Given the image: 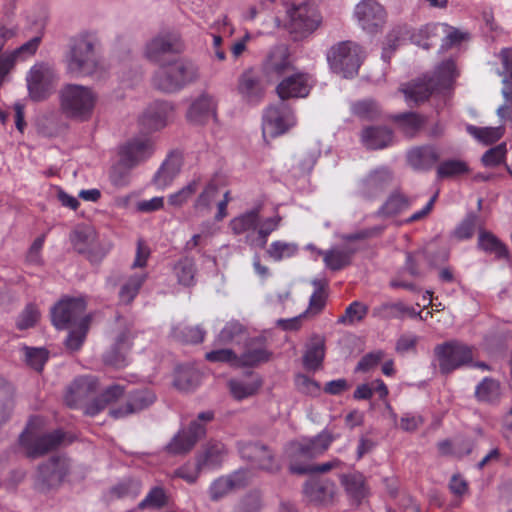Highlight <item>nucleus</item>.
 <instances>
[{
	"instance_id": "39",
	"label": "nucleus",
	"mask_w": 512,
	"mask_h": 512,
	"mask_svg": "<svg viewBox=\"0 0 512 512\" xmlns=\"http://www.w3.org/2000/svg\"><path fill=\"white\" fill-rule=\"evenodd\" d=\"M215 116V101L210 95L199 96L190 106L187 117L196 124H202Z\"/></svg>"
},
{
	"instance_id": "40",
	"label": "nucleus",
	"mask_w": 512,
	"mask_h": 512,
	"mask_svg": "<svg viewBox=\"0 0 512 512\" xmlns=\"http://www.w3.org/2000/svg\"><path fill=\"white\" fill-rule=\"evenodd\" d=\"M200 381V372L192 366L180 365L175 369L173 385L180 391H193L199 386Z\"/></svg>"
},
{
	"instance_id": "60",
	"label": "nucleus",
	"mask_w": 512,
	"mask_h": 512,
	"mask_svg": "<svg viewBox=\"0 0 512 512\" xmlns=\"http://www.w3.org/2000/svg\"><path fill=\"white\" fill-rule=\"evenodd\" d=\"M468 172V164L460 159L444 160L437 167V177L441 179L464 175Z\"/></svg>"
},
{
	"instance_id": "31",
	"label": "nucleus",
	"mask_w": 512,
	"mask_h": 512,
	"mask_svg": "<svg viewBox=\"0 0 512 512\" xmlns=\"http://www.w3.org/2000/svg\"><path fill=\"white\" fill-rule=\"evenodd\" d=\"M97 379L92 375L77 377L68 388L65 401L68 406L76 408L81 401L95 392Z\"/></svg>"
},
{
	"instance_id": "11",
	"label": "nucleus",
	"mask_w": 512,
	"mask_h": 512,
	"mask_svg": "<svg viewBox=\"0 0 512 512\" xmlns=\"http://www.w3.org/2000/svg\"><path fill=\"white\" fill-rule=\"evenodd\" d=\"M53 67L44 62L34 64L26 75L29 95L34 101L46 99L53 91L56 81Z\"/></svg>"
},
{
	"instance_id": "45",
	"label": "nucleus",
	"mask_w": 512,
	"mask_h": 512,
	"mask_svg": "<svg viewBox=\"0 0 512 512\" xmlns=\"http://www.w3.org/2000/svg\"><path fill=\"white\" fill-rule=\"evenodd\" d=\"M196 262L194 258L185 256L180 258L173 266V274L178 284L190 287L196 283Z\"/></svg>"
},
{
	"instance_id": "29",
	"label": "nucleus",
	"mask_w": 512,
	"mask_h": 512,
	"mask_svg": "<svg viewBox=\"0 0 512 512\" xmlns=\"http://www.w3.org/2000/svg\"><path fill=\"white\" fill-rule=\"evenodd\" d=\"M246 482L247 471L243 469L236 470L225 476H220L215 479L209 487L210 498L213 501H218L231 490L244 487Z\"/></svg>"
},
{
	"instance_id": "22",
	"label": "nucleus",
	"mask_w": 512,
	"mask_h": 512,
	"mask_svg": "<svg viewBox=\"0 0 512 512\" xmlns=\"http://www.w3.org/2000/svg\"><path fill=\"white\" fill-rule=\"evenodd\" d=\"M499 58L502 64V71L499 72V75L503 77L501 93L505 102L497 109V115L501 120H506L510 118L512 106V49L503 48Z\"/></svg>"
},
{
	"instance_id": "18",
	"label": "nucleus",
	"mask_w": 512,
	"mask_h": 512,
	"mask_svg": "<svg viewBox=\"0 0 512 512\" xmlns=\"http://www.w3.org/2000/svg\"><path fill=\"white\" fill-rule=\"evenodd\" d=\"M354 15L359 26L367 33H377L385 23L384 8L375 0H362L355 7Z\"/></svg>"
},
{
	"instance_id": "3",
	"label": "nucleus",
	"mask_w": 512,
	"mask_h": 512,
	"mask_svg": "<svg viewBox=\"0 0 512 512\" xmlns=\"http://www.w3.org/2000/svg\"><path fill=\"white\" fill-rule=\"evenodd\" d=\"M198 77V67L187 59H176L161 66L154 73L153 84L163 92L174 93L183 89Z\"/></svg>"
},
{
	"instance_id": "64",
	"label": "nucleus",
	"mask_w": 512,
	"mask_h": 512,
	"mask_svg": "<svg viewBox=\"0 0 512 512\" xmlns=\"http://www.w3.org/2000/svg\"><path fill=\"white\" fill-rule=\"evenodd\" d=\"M262 494L254 490L243 496L234 507L233 512H260L262 508Z\"/></svg>"
},
{
	"instance_id": "44",
	"label": "nucleus",
	"mask_w": 512,
	"mask_h": 512,
	"mask_svg": "<svg viewBox=\"0 0 512 512\" xmlns=\"http://www.w3.org/2000/svg\"><path fill=\"white\" fill-rule=\"evenodd\" d=\"M475 397L481 403H498L501 397L500 382L491 377L483 378L475 388Z\"/></svg>"
},
{
	"instance_id": "4",
	"label": "nucleus",
	"mask_w": 512,
	"mask_h": 512,
	"mask_svg": "<svg viewBox=\"0 0 512 512\" xmlns=\"http://www.w3.org/2000/svg\"><path fill=\"white\" fill-rule=\"evenodd\" d=\"M330 69L344 78H353L365 58L363 48L353 41H341L327 51Z\"/></svg>"
},
{
	"instance_id": "49",
	"label": "nucleus",
	"mask_w": 512,
	"mask_h": 512,
	"mask_svg": "<svg viewBox=\"0 0 512 512\" xmlns=\"http://www.w3.org/2000/svg\"><path fill=\"white\" fill-rule=\"evenodd\" d=\"M219 194V186L214 180H210L194 201L193 208L197 213L207 214Z\"/></svg>"
},
{
	"instance_id": "37",
	"label": "nucleus",
	"mask_w": 512,
	"mask_h": 512,
	"mask_svg": "<svg viewBox=\"0 0 512 512\" xmlns=\"http://www.w3.org/2000/svg\"><path fill=\"white\" fill-rule=\"evenodd\" d=\"M361 140L368 149H383L392 141V131L386 126H369L362 130Z\"/></svg>"
},
{
	"instance_id": "50",
	"label": "nucleus",
	"mask_w": 512,
	"mask_h": 512,
	"mask_svg": "<svg viewBox=\"0 0 512 512\" xmlns=\"http://www.w3.org/2000/svg\"><path fill=\"white\" fill-rule=\"evenodd\" d=\"M147 278L145 272L135 273L121 285L119 299L124 304L131 303L138 295L140 288Z\"/></svg>"
},
{
	"instance_id": "58",
	"label": "nucleus",
	"mask_w": 512,
	"mask_h": 512,
	"mask_svg": "<svg viewBox=\"0 0 512 512\" xmlns=\"http://www.w3.org/2000/svg\"><path fill=\"white\" fill-rule=\"evenodd\" d=\"M202 182L200 175H195L184 187L177 192L170 194L168 202L170 205L180 207L186 203L199 189Z\"/></svg>"
},
{
	"instance_id": "61",
	"label": "nucleus",
	"mask_w": 512,
	"mask_h": 512,
	"mask_svg": "<svg viewBox=\"0 0 512 512\" xmlns=\"http://www.w3.org/2000/svg\"><path fill=\"white\" fill-rule=\"evenodd\" d=\"M467 131L470 135H472L474 138L479 140L480 142L484 144H492L496 141H498L503 133L504 128L503 126L498 127H476L474 125H468Z\"/></svg>"
},
{
	"instance_id": "27",
	"label": "nucleus",
	"mask_w": 512,
	"mask_h": 512,
	"mask_svg": "<svg viewBox=\"0 0 512 512\" xmlns=\"http://www.w3.org/2000/svg\"><path fill=\"white\" fill-rule=\"evenodd\" d=\"M406 158L407 163L413 170L426 172L438 163L440 153L435 145L425 144L408 150Z\"/></svg>"
},
{
	"instance_id": "2",
	"label": "nucleus",
	"mask_w": 512,
	"mask_h": 512,
	"mask_svg": "<svg viewBox=\"0 0 512 512\" xmlns=\"http://www.w3.org/2000/svg\"><path fill=\"white\" fill-rule=\"evenodd\" d=\"M98 101V94L93 88L80 84L68 83L59 90L60 108L70 119L89 120Z\"/></svg>"
},
{
	"instance_id": "38",
	"label": "nucleus",
	"mask_w": 512,
	"mask_h": 512,
	"mask_svg": "<svg viewBox=\"0 0 512 512\" xmlns=\"http://www.w3.org/2000/svg\"><path fill=\"white\" fill-rule=\"evenodd\" d=\"M457 76L455 62L445 60L435 68L433 75L428 76V79L437 91H444L452 88Z\"/></svg>"
},
{
	"instance_id": "13",
	"label": "nucleus",
	"mask_w": 512,
	"mask_h": 512,
	"mask_svg": "<svg viewBox=\"0 0 512 512\" xmlns=\"http://www.w3.org/2000/svg\"><path fill=\"white\" fill-rule=\"evenodd\" d=\"M86 301L83 297L65 298L60 300L51 309V319L57 329H66L77 325L80 319L91 317L85 315Z\"/></svg>"
},
{
	"instance_id": "8",
	"label": "nucleus",
	"mask_w": 512,
	"mask_h": 512,
	"mask_svg": "<svg viewBox=\"0 0 512 512\" xmlns=\"http://www.w3.org/2000/svg\"><path fill=\"white\" fill-rule=\"evenodd\" d=\"M434 356L442 374H449L454 370L472 362L471 347L457 340L438 344L434 348Z\"/></svg>"
},
{
	"instance_id": "32",
	"label": "nucleus",
	"mask_w": 512,
	"mask_h": 512,
	"mask_svg": "<svg viewBox=\"0 0 512 512\" xmlns=\"http://www.w3.org/2000/svg\"><path fill=\"white\" fill-rule=\"evenodd\" d=\"M238 91L247 102L252 104L258 103L264 94L260 79L252 69L244 71L239 77Z\"/></svg>"
},
{
	"instance_id": "6",
	"label": "nucleus",
	"mask_w": 512,
	"mask_h": 512,
	"mask_svg": "<svg viewBox=\"0 0 512 512\" xmlns=\"http://www.w3.org/2000/svg\"><path fill=\"white\" fill-rule=\"evenodd\" d=\"M99 65L93 41L87 36L76 38L67 57V70L74 76H88L96 72Z\"/></svg>"
},
{
	"instance_id": "21",
	"label": "nucleus",
	"mask_w": 512,
	"mask_h": 512,
	"mask_svg": "<svg viewBox=\"0 0 512 512\" xmlns=\"http://www.w3.org/2000/svg\"><path fill=\"white\" fill-rule=\"evenodd\" d=\"M312 80L309 74L297 72L285 77L276 87L280 101L290 98H305L309 95Z\"/></svg>"
},
{
	"instance_id": "46",
	"label": "nucleus",
	"mask_w": 512,
	"mask_h": 512,
	"mask_svg": "<svg viewBox=\"0 0 512 512\" xmlns=\"http://www.w3.org/2000/svg\"><path fill=\"white\" fill-rule=\"evenodd\" d=\"M318 253L324 255L323 261L328 269L339 271L350 264L355 249L334 248L326 252L319 250Z\"/></svg>"
},
{
	"instance_id": "28",
	"label": "nucleus",
	"mask_w": 512,
	"mask_h": 512,
	"mask_svg": "<svg viewBox=\"0 0 512 512\" xmlns=\"http://www.w3.org/2000/svg\"><path fill=\"white\" fill-rule=\"evenodd\" d=\"M40 41L41 37L35 36L11 53H2V45L0 44V86L3 84L6 76L13 68L16 60L34 55L38 49Z\"/></svg>"
},
{
	"instance_id": "33",
	"label": "nucleus",
	"mask_w": 512,
	"mask_h": 512,
	"mask_svg": "<svg viewBox=\"0 0 512 512\" xmlns=\"http://www.w3.org/2000/svg\"><path fill=\"white\" fill-rule=\"evenodd\" d=\"M341 484L344 486L350 499L357 505L361 504L369 496V487L364 475L353 472L341 476Z\"/></svg>"
},
{
	"instance_id": "16",
	"label": "nucleus",
	"mask_w": 512,
	"mask_h": 512,
	"mask_svg": "<svg viewBox=\"0 0 512 512\" xmlns=\"http://www.w3.org/2000/svg\"><path fill=\"white\" fill-rule=\"evenodd\" d=\"M68 473V463L64 457L52 456L38 467L36 486L41 491H48L58 486Z\"/></svg>"
},
{
	"instance_id": "59",
	"label": "nucleus",
	"mask_w": 512,
	"mask_h": 512,
	"mask_svg": "<svg viewBox=\"0 0 512 512\" xmlns=\"http://www.w3.org/2000/svg\"><path fill=\"white\" fill-rule=\"evenodd\" d=\"M298 252V245L293 242L281 240L273 241L266 253L275 262H280L295 256Z\"/></svg>"
},
{
	"instance_id": "25",
	"label": "nucleus",
	"mask_w": 512,
	"mask_h": 512,
	"mask_svg": "<svg viewBox=\"0 0 512 512\" xmlns=\"http://www.w3.org/2000/svg\"><path fill=\"white\" fill-rule=\"evenodd\" d=\"M228 450L226 445L217 440H210L202 446L196 454V462L198 469L218 470L222 467Z\"/></svg>"
},
{
	"instance_id": "62",
	"label": "nucleus",
	"mask_w": 512,
	"mask_h": 512,
	"mask_svg": "<svg viewBox=\"0 0 512 512\" xmlns=\"http://www.w3.org/2000/svg\"><path fill=\"white\" fill-rule=\"evenodd\" d=\"M342 464L339 459H333L318 465L299 464L291 462L289 465V471L292 474L305 475L313 472L326 473L333 468H337Z\"/></svg>"
},
{
	"instance_id": "1",
	"label": "nucleus",
	"mask_w": 512,
	"mask_h": 512,
	"mask_svg": "<svg viewBox=\"0 0 512 512\" xmlns=\"http://www.w3.org/2000/svg\"><path fill=\"white\" fill-rule=\"evenodd\" d=\"M440 35H445L442 39L441 50H447L465 40L468 34L447 24L429 23L417 30L412 29L410 26L398 27L391 36L400 39L409 37L411 43L424 49H429L433 44V39Z\"/></svg>"
},
{
	"instance_id": "51",
	"label": "nucleus",
	"mask_w": 512,
	"mask_h": 512,
	"mask_svg": "<svg viewBox=\"0 0 512 512\" xmlns=\"http://www.w3.org/2000/svg\"><path fill=\"white\" fill-rule=\"evenodd\" d=\"M478 246L486 253L494 254L498 259H507L509 256L507 247L490 232H480Z\"/></svg>"
},
{
	"instance_id": "24",
	"label": "nucleus",
	"mask_w": 512,
	"mask_h": 512,
	"mask_svg": "<svg viewBox=\"0 0 512 512\" xmlns=\"http://www.w3.org/2000/svg\"><path fill=\"white\" fill-rule=\"evenodd\" d=\"M173 113V106L167 101H154L143 112L140 117L142 129L149 132L157 131L167 125Z\"/></svg>"
},
{
	"instance_id": "15",
	"label": "nucleus",
	"mask_w": 512,
	"mask_h": 512,
	"mask_svg": "<svg viewBox=\"0 0 512 512\" xmlns=\"http://www.w3.org/2000/svg\"><path fill=\"white\" fill-rule=\"evenodd\" d=\"M392 180L393 173L388 167H377L359 180L357 193L364 199L375 200L385 192Z\"/></svg>"
},
{
	"instance_id": "19",
	"label": "nucleus",
	"mask_w": 512,
	"mask_h": 512,
	"mask_svg": "<svg viewBox=\"0 0 512 512\" xmlns=\"http://www.w3.org/2000/svg\"><path fill=\"white\" fill-rule=\"evenodd\" d=\"M331 442V435L323 431L312 438L303 439L301 442L290 443L286 449V454L289 458H314L327 450Z\"/></svg>"
},
{
	"instance_id": "14",
	"label": "nucleus",
	"mask_w": 512,
	"mask_h": 512,
	"mask_svg": "<svg viewBox=\"0 0 512 512\" xmlns=\"http://www.w3.org/2000/svg\"><path fill=\"white\" fill-rule=\"evenodd\" d=\"M238 447L241 457L249 460L257 469L269 474H276L281 470L280 463L268 446L260 442H249L239 443Z\"/></svg>"
},
{
	"instance_id": "20",
	"label": "nucleus",
	"mask_w": 512,
	"mask_h": 512,
	"mask_svg": "<svg viewBox=\"0 0 512 512\" xmlns=\"http://www.w3.org/2000/svg\"><path fill=\"white\" fill-rule=\"evenodd\" d=\"M155 399L156 395L151 389H135L128 393L125 404L111 408L109 414L115 419L124 418L148 408Z\"/></svg>"
},
{
	"instance_id": "17",
	"label": "nucleus",
	"mask_w": 512,
	"mask_h": 512,
	"mask_svg": "<svg viewBox=\"0 0 512 512\" xmlns=\"http://www.w3.org/2000/svg\"><path fill=\"white\" fill-rule=\"evenodd\" d=\"M154 153L153 141L144 134L136 135L118 148V156L123 157L133 167L147 161Z\"/></svg>"
},
{
	"instance_id": "5",
	"label": "nucleus",
	"mask_w": 512,
	"mask_h": 512,
	"mask_svg": "<svg viewBox=\"0 0 512 512\" xmlns=\"http://www.w3.org/2000/svg\"><path fill=\"white\" fill-rule=\"evenodd\" d=\"M211 410L200 412L186 428L180 429L166 444L165 451L170 455H184L190 452L196 443L206 435V424L214 419Z\"/></svg>"
},
{
	"instance_id": "52",
	"label": "nucleus",
	"mask_w": 512,
	"mask_h": 512,
	"mask_svg": "<svg viewBox=\"0 0 512 512\" xmlns=\"http://www.w3.org/2000/svg\"><path fill=\"white\" fill-rule=\"evenodd\" d=\"M141 493V482L133 478H123L109 490L112 499L135 498Z\"/></svg>"
},
{
	"instance_id": "35",
	"label": "nucleus",
	"mask_w": 512,
	"mask_h": 512,
	"mask_svg": "<svg viewBox=\"0 0 512 512\" xmlns=\"http://www.w3.org/2000/svg\"><path fill=\"white\" fill-rule=\"evenodd\" d=\"M401 91L403 92L406 101L409 105L419 104L427 100L430 95L437 91L432 83L428 79V76L419 78L411 83H407L402 86Z\"/></svg>"
},
{
	"instance_id": "36",
	"label": "nucleus",
	"mask_w": 512,
	"mask_h": 512,
	"mask_svg": "<svg viewBox=\"0 0 512 512\" xmlns=\"http://www.w3.org/2000/svg\"><path fill=\"white\" fill-rule=\"evenodd\" d=\"M280 222L281 217L279 215L266 218L263 221L260 220L257 227V233H249L245 237V243L251 248H265L269 235L278 229Z\"/></svg>"
},
{
	"instance_id": "53",
	"label": "nucleus",
	"mask_w": 512,
	"mask_h": 512,
	"mask_svg": "<svg viewBox=\"0 0 512 512\" xmlns=\"http://www.w3.org/2000/svg\"><path fill=\"white\" fill-rule=\"evenodd\" d=\"M91 317H85L77 322V325L69 326L70 331L65 340L66 347L72 351H77L83 345L89 330Z\"/></svg>"
},
{
	"instance_id": "12",
	"label": "nucleus",
	"mask_w": 512,
	"mask_h": 512,
	"mask_svg": "<svg viewBox=\"0 0 512 512\" xmlns=\"http://www.w3.org/2000/svg\"><path fill=\"white\" fill-rule=\"evenodd\" d=\"M295 125V116L290 106L279 101L269 106L263 114L262 130L264 137H277Z\"/></svg>"
},
{
	"instance_id": "47",
	"label": "nucleus",
	"mask_w": 512,
	"mask_h": 512,
	"mask_svg": "<svg viewBox=\"0 0 512 512\" xmlns=\"http://www.w3.org/2000/svg\"><path fill=\"white\" fill-rule=\"evenodd\" d=\"M124 394V387L118 384L107 387L97 398L86 408V412L94 416L105 408L106 405L116 401Z\"/></svg>"
},
{
	"instance_id": "54",
	"label": "nucleus",
	"mask_w": 512,
	"mask_h": 512,
	"mask_svg": "<svg viewBox=\"0 0 512 512\" xmlns=\"http://www.w3.org/2000/svg\"><path fill=\"white\" fill-rule=\"evenodd\" d=\"M303 492L309 501L323 504L332 498V488L320 481L309 480L305 483Z\"/></svg>"
},
{
	"instance_id": "23",
	"label": "nucleus",
	"mask_w": 512,
	"mask_h": 512,
	"mask_svg": "<svg viewBox=\"0 0 512 512\" xmlns=\"http://www.w3.org/2000/svg\"><path fill=\"white\" fill-rule=\"evenodd\" d=\"M292 68L287 46L281 44L272 47L263 62V72L270 79H278Z\"/></svg>"
},
{
	"instance_id": "42",
	"label": "nucleus",
	"mask_w": 512,
	"mask_h": 512,
	"mask_svg": "<svg viewBox=\"0 0 512 512\" xmlns=\"http://www.w3.org/2000/svg\"><path fill=\"white\" fill-rule=\"evenodd\" d=\"M260 223V215L258 209H251L234 217L229 227L235 235L245 234V237L249 233H257V227Z\"/></svg>"
},
{
	"instance_id": "10",
	"label": "nucleus",
	"mask_w": 512,
	"mask_h": 512,
	"mask_svg": "<svg viewBox=\"0 0 512 512\" xmlns=\"http://www.w3.org/2000/svg\"><path fill=\"white\" fill-rule=\"evenodd\" d=\"M64 439V432L56 429L49 433L36 434L28 430L19 436V443L28 458L36 459L57 449Z\"/></svg>"
},
{
	"instance_id": "63",
	"label": "nucleus",
	"mask_w": 512,
	"mask_h": 512,
	"mask_svg": "<svg viewBox=\"0 0 512 512\" xmlns=\"http://www.w3.org/2000/svg\"><path fill=\"white\" fill-rule=\"evenodd\" d=\"M228 386L232 396L237 400H242L252 396L259 389L260 383L231 379Z\"/></svg>"
},
{
	"instance_id": "7",
	"label": "nucleus",
	"mask_w": 512,
	"mask_h": 512,
	"mask_svg": "<svg viewBox=\"0 0 512 512\" xmlns=\"http://www.w3.org/2000/svg\"><path fill=\"white\" fill-rule=\"evenodd\" d=\"M184 44L180 35L174 31H162L152 37L145 45V57L159 66L168 59L182 53Z\"/></svg>"
},
{
	"instance_id": "34",
	"label": "nucleus",
	"mask_w": 512,
	"mask_h": 512,
	"mask_svg": "<svg viewBox=\"0 0 512 512\" xmlns=\"http://www.w3.org/2000/svg\"><path fill=\"white\" fill-rule=\"evenodd\" d=\"M71 243L80 254H86L91 261L95 260L96 232L90 226H79L71 234Z\"/></svg>"
},
{
	"instance_id": "43",
	"label": "nucleus",
	"mask_w": 512,
	"mask_h": 512,
	"mask_svg": "<svg viewBox=\"0 0 512 512\" xmlns=\"http://www.w3.org/2000/svg\"><path fill=\"white\" fill-rule=\"evenodd\" d=\"M180 169V158L177 155H169L154 175V184L159 188H166L178 175Z\"/></svg>"
},
{
	"instance_id": "26",
	"label": "nucleus",
	"mask_w": 512,
	"mask_h": 512,
	"mask_svg": "<svg viewBox=\"0 0 512 512\" xmlns=\"http://www.w3.org/2000/svg\"><path fill=\"white\" fill-rule=\"evenodd\" d=\"M272 352L267 347L266 338L256 336L248 339L243 353L238 356V366L254 367L261 363L268 362Z\"/></svg>"
},
{
	"instance_id": "48",
	"label": "nucleus",
	"mask_w": 512,
	"mask_h": 512,
	"mask_svg": "<svg viewBox=\"0 0 512 512\" xmlns=\"http://www.w3.org/2000/svg\"><path fill=\"white\" fill-rule=\"evenodd\" d=\"M171 335L182 343L199 344L203 342L206 331L200 325L189 326L180 323L172 328Z\"/></svg>"
},
{
	"instance_id": "30",
	"label": "nucleus",
	"mask_w": 512,
	"mask_h": 512,
	"mask_svg": "<svg viewBox=\"0 0 512 512\" xmlns=\"http://www.w3.org/2000/svg\"><path fill=\"white\" fill-rule=\"evenodd\" d=\"M131 334L130 331L125 330L116 339L114 345L104 353L103 361L107 365L116 368H122L129 363V351L131 350Z\"/></svg>"
},
{
	"instance_id": "57",
	"label": "nucleus",
	"mask_w": 512,
	"mask_h": 512,
	"mask_svg": "<svg viewBox=\"0 0 512 512\" xmlns=\"http://www.w3.org/2000/svg\"><path fill=\"white\" fill-rule=\"evenodd\" d=\"M126 161L123 157H119L110 169L109 179L115 187H125L130 182L131 171L135 167Z\"/></svg>"
},
{
	"instance_id": "55",
	"label": "nucleus",
	"mask_w": 512,
	"mask_h": 512,
	"mask_svg": "<svg viewBox=\"0 0 512 512\" xmlns=\"http://www.w3.org/2000/svg\"><path fill=\"white\" fill-rule=\"evenodd\" d=\"M325 357V345L322 340L311 342L303 355V364L308 370H317Z\"/></svg>"
},
{
	"instance_id": "9",
	"label": "nucleus",
	"mask_w": 512,
	"mask_h": 512,
	"mask_svg": "<svg viewBox=\"0 0 512 512\" xmlns=\"http://www.w3.org/2000/svg\"><path fill=\"white\" fill-rule=\"evenodd\" d=\"M290 32L303 38L313 33L321 23V16L310 3L293 4L286 9Z\"/></svg>"
},
{
	"instance_id": "41",
	"label": "nucleus",
	"mask_w": 512,
	"mask_h": 512,
	"mask_svg": "<svg viewBox=\"0 0 512 512\" xmlns=\"http://www.w3.org/2000/svg\"><path fill=\"white\" fill-rule=\"evenodd\" d=\"M410 206V200L400 191H393L386 201L373 213L374 217L388 218L395 216Z\"/></svg>"
},
{
	"instance_id": "56",
	"label": "nucleus",
	"mask_w": 512,
	"mask_h": 512,
	"mask_svg": "<svg viewBox=\"0 0 512 512\" xmlns=\"http://www.w3.org/2000/svg\"><path fill=\"white\" fill-rule=\"evenodd\" d=\"M244 332V326L236 320H231L225 324L216 336L214 343L218 346H226L234 342H239Z\"/></svg>"
}]
</instances>
